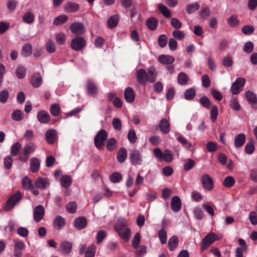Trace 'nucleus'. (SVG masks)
Segmentation results:
<instances>
[{"mask_svg": "<svg viewBox=\"0 0 257 257\" xmlns=\"http://www.w3.org/2000/svg\"><path fill=\"white\" fill-rule=\"evenodd\" d=\"M146 24L147 28L149 30L151 31H154L157 29L158 27V21L155 18H150L147 20Z\"/></svg>", "mask_w": 257, "mask_h": 257, "instance_id": "nucleus-29", "label": "nucleus"}, {"mask_svg": "<svg viewBox=\"0 0 257 257\" xmlns=\"http://www.w3.org/2000/svg\"><path fill=\"white\" fill-rule=\"evenodd\" d=\"M179 243L178 238L176 236H172L168 241V246L171 251L174 250L177 247Z\"/></svg>", "mask_w": 257, "mask_h": 257, "instance_id": "nucleus-32", "label": "nucleus"}, {"mask_svg": "<svg viewBox=\"0 0 257 257\" xmlns=\"http://www.w3.org/2000/svg\"><path fill=\"white\" fill-rule=\"evenodd\" d=\"M159 127L163 134H168L171 129V125L169 120L166 118L161 119L159 124Z\"/></svg>", "mask_w": 257, "mask_h": 257, "instance_id": "nucleus-18", "label": "nucleus"}, {"mask_svg": "<svg viewBox=\"0 0 257 257\" xmlns=\"http://www.w3.org/2000/svg\"><path fill=\"white\" fill-rule=\"evenodd\" d=\"M49 184V180L47 178L39 177L35 182L36 187L40 189H46Z\"/></svg>", "mask_w": 257, "mask_h": 257, "instance_id": "nucleus-22", "label": "nucleus"}, {"mask_svg": "<svg viewBox=\"0 0 257 257\" xmlns=\"http://www.w3.org/2000/svg\"><path fill=\"white\" fill-rule=\"evenodd\" d=\"M12 118L17 121H21L23 119V112L19 109L13 111L12 113Z\"/></svg>", "mask_w": 257, "mask_h": 257, "instance_id": "nucleus-47", "label": "nucleus"}, {"mask_svg": "<svg viewBox=\"0 0 257 257\" xmlns=\"http://www.w3.org/2000/svg\"><path fill=\"white\" fill-rule=\"evenodd\" d=\"M36 150V145L34 143L30 142L25 145L23 152L20 154L19 160L21 162H27L29 158V155Z\"/></svg>", "mask_w": 257, "mask_h": 257, "instance_id": "nucleus-3", "label": "nucleus"}, {"mask_svg": "<svg viewBox=\"0 0 257 257\" xmlns=\"http://www.w3.org/2000/svg\"><path fill=\"white\" fill-rule=\"evenodd\" d=\"M87 224L86 218L84 216L76 218L73 222V225L77 230H81L85 228Z\"/></svg>", "mask_w": 257, "mask_h": 257, "instance_id": "nucleus-13", "label": "nucleus"}, {"mask_svg": "<svg viewBox=\"0 0 257 257\" xmlns=\"http://www.w3.org/2000/svg\"><path fill=\"white\" fill-rule=\"evenodd\" d=\"M107 138V133L105 130H101L96 135L94 138V144L96 147L101 149L104 145L105 141Z\"/></svg>", "mask_w": 257, "mask_h": 257, "instance_id": "nucleus-5", "label": "nucleus"}, {"mask_svg": "<svg viewBox=\"0 0 257 257\" xmlns=\"http://www.w3.org/2000/svg\"><path fill=\"white\" fill-rule=\"evenodd\" d=\"M124 97L127 102L132 103L134 101L135 92L132 87H128L125 88L124 91Z\"/></svg>", "mask_w": 257, "mask_h": 257, "instance_id": "nucleus-15", "label": "nucleus"}, {"mask_svg": "<svg viewBox=\"0 0 257 257\" xmlns=\"http://www.w3.org/2000/svg\"><path fill=\"white\" fill-rule=\"evenodd\" d=\"M196 95V90L194 88H190L187 89L184 93V97L187 100L193 99Z\"/></svg>", "mask_w": 257, "mask_h": 257, "instance_id": "nucleus-46", "label": "nucleus"}, {"mask_svg": "<svg viewBox=\"0 0 257 257\" xmlns=\"http://www.w3.org/2000/svg\"><path fill=\"white\" fill-rule=\"evenodd\" d=\"M168 37L166 35H161L158 39V45L161 48L165 47L167 44Z\"/></svg>", "mask_w": 257, "mask_h": 257, "instance_id": "nucleus-55", "label": "nucleus"}, {"mask_svg": "<svg viewBox=\"0 0 257 257\" xmlns=\"http://www.w3.org/2000/svg\"><path fill=\"white\" fill-rule=\"evenodd\" d=\"M87 93L90 96H96L97 94V88L96 85L91 80H88L87 83Z\"/></svg>", "mask_w": 257, "mask_h": 257, "instance_id": "nucleus-24", "label": "nucleus"}, {"mask_svg": "<svg viewBox=\"0 0 257 257\" xmlns=\"http://www.w3.org/2000/svg\"><path fill=\"white\" fill-rule=\"evenodd\" d=\"M200 182L204 190L210 191L213 188L214 182L213 179L208 174H203L200 178Z\"/></svg>", "mask_w": 257, "mask_h": 257, "instance_id": "nucleus-7", "label": "nucleus"}, {"mask_svg": "<svg viewBox=\"0 0 257 257\" xmlns=\"http://www.w3.org/2000/svg\"><path fill=\"white\" fill-rule=\"evenodd\" d=\"M14 242V255L15 257H21L22 255V250L25 247V244L24 242L20 240H15Z\"/></svg>", "mask_w": 257, "mask_h": 257, "instance_id": "nucleus-12", "label": "nucleus"}, {"mask_svg": "<svg viewBox=\"0 0 257 257\" xmlns=\"http://www.w3.org/2000/svg\"><path fill=\"white\" fill-rule=\"evenodd\" d=\"M26 69L23 66H18L16 70V74L18 78L23 79L26 76Z\"/></svg>", "mask_w": 257, "mask_h": 257, "instance_id": "nucleus-44", "label": "nucleus"}, {"mask_svg": "<svg viewBox=\"0 0 257 257\" xmlns=\"http://www.w3.org/2000/svg\"><path fill=\"white\" fill-rule=\"evenodd\" d=\"M127 158V151L125 148H121L117 152L116 158L119 163H123Z\"/></svg>", "mask_w": 257, "mask_h": 257, "instance_id": "nucleus-27", "label": "nucleus"}, {"mask_svg": "<svg viewBox=\"0 0 257 257\" xmlns=\"http://www.w3.org/2000/svg\"><path fill=\"white\" fill-rule=\"evenodd\" d=\"M22 148V145L20 143L17 142L15 143L11 148V154L13 156H17L20 155V152Z\"/></svg>", "mask_w": 257, "mask_h": 257, "instance_id": "nucleus-40", "label": "nucleus"}, {"mask_svg": "<svg viewBox=\"0 0 257 257\" xmlns=\"http://www.w3.org/2000/svg\"><path fill=\"white\" fill-rule=\"evenodd\" d=\"M68 20V17L65 15H60L56 17L53 21L54 25H62L66 22Z\"/></svg>", "mask_w": 257, "mask_h": 257, "instance_id": "nucleus-45", "label": "nucleus"}, {"mask_svg": "<svg viewBox=\"0 0 257 257\" xmlns=\"http://www.w3.org/2000/svg\"><path fill=\"white\" fill-rule=\"evenodd\" d=\"M112 124L115 130L117 131H119L121 130L122 123L119 118L117 117L114 118L112 121Z\"/></svg>", "mask_w": 257, "mask_h": 257, "instance_id": "nucleus-62", "label": "nucleus"}, {"mask_svg": "<svg viewBox=\"0 0 257 257\" xmlns=\"http://www.w3.org/2000/svg\"><path fill=\"white\" fill-rule=\"evenodd\" d=\"M229 105L231 108L236 111L240 110L241 107L238 103L237 98H233L230 100Z\"/></svg>", "mask_w": 257, "mask_h": 257, "instance_id": "nucleus-50", "label": "nucleus"}, {"mask_svg": "<svg viewBox=\"0 0 257 257\" xmlns=\"http://www.w3.org/2000/svg\"><path fill=\"white\" fill-rule=\"evenodd\" d=\"M171 205L173 211L177 212L180 211L181 208V201L178 196H174L171 199Z\"/></svg>", "mask_w": 257, "mask_h": 257, "instance_id": "nucleus-19", "label": "nucleus"}, {"mask_svg": "<svg viewBox=\"0 0 257 257\" xmlns=\"http://www.w3.org/2000/svg\"><path fill=\"white\" fill-rule=\"evenodd\" d=\"M32 53V46L30 43L25 44L22 50V55L26 57L30 56Z\"/></svg>", "mask_w": 257, "mask_h": 257, "instance_id": "nucleus-36", "label": "nucleus"}, {"mask_svg": "<svg viewBox=\"0 0 257 257\" xmlns=\"http://www.w3.org/2000/svg\"><path fill=\"white\" fill-rule=\"evenodd\" d=\"M245 79L243 77H239L233 82L230 88V91L232 94H239L242 90L245 83Z\"/></svg>", "mask_w": 257, "mask_h": 257, "instance_id": "nucleus-6", "label": "nucleus"}, {"mask_svg": "<svg viewBox=\"0 0 257 257\" xmlns=\"http://www.w3.org/2000/svg\"><path fill=\"white\" fill-rule=\"evenodd\" d=\"M166 162L170 163L173 160V154L169 150H165L163 152V159Z\"/></svg>", "mask_w": 257, "mask_h": 257, "instance_id": "nucleus-60", "label": "nucleus"}, {"mask_svg": "<svg viewBox=\"0 0 257 257\" xmlns=\"http://www.w3.org/2000/svg\"><path fill=\"white\" fill-rule=\"evenodd\" d=\"M183 162V169L186 171L191 170L194 167L195 164V161L191 159H184Z\"/></svg>", "mask_w": 257, "mask_h": 257, "instance_id": "nucleus-38", "label": "nucleus"}, {"mask_svg": "<svg viewBox=\"0 0 257 257\" xmlns=\"http://www.w3.org/2000/svg\"><path fill=\"white\" fill-rule=\"evenodd\" d=\"M219 240L217 235L213 232H210L206 235L201 241V250L203 252L208 248L215 240Z\"/></svg>", "mask_w": 257, "mask_h": 257, "instance_id": "nucleus-4", "label": "nucleus"}, {"mask_svg": "<svg viewBox=\"0 0 257 257\" xmlns=\"http://www.w3.org/2000/svg\"><path fill=\"white\" fill-rule=\"evenodd\" d=\"M70 29L73 34L76 35H80L84 33L85 28L84 26L80 22H76L70 25Z\"/></svg>", "mask_w": 257, "mask_h": 257, "instance_id": "nucleus-10", "label": "nucleus"}, {"mask_svg": "<svg viewBox=\"0 0 257 257\" xmlns=\"http://www.w3.org/2000/svg\"><path fill=\"white\" fill-rule=\"evenodd\" d=\"M147 74L148 81L151 83L155 82L157 76V73L156 69L153 67L149 68Z\"/></svg>", "mask_w": 257, "mask_h": 257, "instance_id": "nucleus-41", "label": "nucleus"}, {"mask_svg": "<svg viewBox=\"0 0 257 257\" xmlns=\"http://www.w3.org/2000/svg\"><path fill=\"white\" fill-rule=\"evenodd\" d=\"M255 150L254 141L253 139L249 140V142L246 144L245 147V153L247 154H251Z\"/></svg>", "mask_w": 257, "mask_h": 257, "instance_id": "nucleus-39", "label": "nucleus"}, {"mask_svg": "<svg viewBox=\"0 0 257 257\" xmlns=\"http://www.w3.org/2000/svg\"><path fill=\"white\" fill-rule=\"evenodd\" d=\"M45 209L41 205L36 206L33 213L34 219L35 222L40 221L44 217L45 215Z\"/></svg>", "mask_w": 257, "mask_h": 257, "instance_id": "nucleus-11", "label": "nucleus"}, {"mask_svg": "<svg viewBox=\"0 0 257 257\" xmlns=\"http://www.w3.org/2000/svg\"><path fill=\"white\" fill-rule=\"evenodd\" d=\"M22 199V194L20 191H17L12 194L8 199L6 205L5 210H11L16 205L19 203Z\"/></svg>", "mask_w": 257, "mask_h": 257, "instance_id": "nucleus-2", "label": "nucleus"}, {"mask_svg": "<svg viewBox=\"0 0 257 257\" xmlns=\"http://www.w3.org/2000/svg\"><path fill=\"white\" fill-rule=\"evenodd\" d=\"M210 111V117L212 121L215 122L217 119L218 114V109L216 105H213L211 106Z\"/></svg>", "mask_w": 257, "mask_h": 257, "instance_id": "nucleus-49", "label": "nucleus"}, {"mask_svg": "<svg viewBox=\"0 0 257 257\" xmlns=\"http://www.w3.org/2000/svg\"><path fill=\"white\" fill-rule=\"evenodd\" d=\"M158 8L162 14L166 18L169 19L171 18V13L165 6L160 4L158 5Z\"/></svg>", "mask_w": 257, "mask_h": 257, "instance_id": "nucleus-42", "label": "nucleus"}, {"mask_svg": "<svg viewBox=\"0 0 257 257\" xmlns=\"http://www.w3.org/2000/svg\"><path fill=\"white\" fill-rule=\"evenodd\" d=\"M23 19L26 23L31 24L34 21V14L32 12H27L23 15Z\"/></svg>", "mask_w": 257, "mask_h": 257, "instance_id": "nucleus-48", "label": "nucleus"}, {"mask_svg": "<svg viewBox=\"0 0 257 257\" xmlns=\"http://www.w3.org/2000/svg\"><path fill=\"white\" fill-rule=\"evenodd\" d=\"M245 136L244 134H239L234 139V145L237 148H239L243 146L245 142Z\"/></svg>", "mask_w": 257, "mask_h": 257, "instance_id": "nucleus-28", "label": "nucleus"}, {"mask_svg": "<svg viewBox=\"0 0 257 257\" xmlns=\"http://www.w3.org/2000/svg\"><path fill=\"white\" fill-rule=\"evenodd\" d=\"M46 49L49 53H53L56 51V46L54 42L51 40L48 41L46 44Z\"/></svg>", "mask_w": 257, "mask_h": 257, "instance_id": "nucleus-54", "label": "nucleus"}, {"mask_svg": "<svg viewBox=\"0 0 257 257\" xmlns=\"http://www.w3.org/2000/svg\"><path fill=\"white\" fill-rule=\"evenodd\" d=\"M60 182L63 187L67 188L72 183L71 177L69 175H63L60 178Z\"/></svg>", "mask_w": 257, "mask_h": 257, "instance_id": "nucleus-34", "label": "nucleus"}, {"mask_svg": "<svg viewBox=\"0 0 257 257\" xmlns=\"http://www.w3.org/2000/svg\"><path fill=\"white\" fill-rule=\"evenodd\" d=\"M141 241V235L139 232H137L132 240V246L137 249Z\"/></svg>", "mask_w": 257, "mask_h": 257, "instance_id": "nucleus-57", "label": "nucleus"}, {"mask_svg": "<svg viewBox=\"0 0 257 257\" xmlns=\"http://www.w3.org/2000/svg\"><path fill=\"white\" fill-rule=\"evenodd\" d=\"M50 113L54 116H58L60 113V107L57 103H53L50 107Z\"/></svg>", "mask_w": 257, "mask_h": 257, "instance_id": "nucleus-51", "label": "nucleus"}, {"mask_svg": "<svg viewBox=\"0 0 257 257\" xmlns=\"http://www.w3.org/2000/svg\"><path fill=\"white\" fill-rule=\"evenodd\" d=\"M67 211L70 213H74L77 209V204L75 202H69L66 206Z\"/></svg>", "mask_w": 257, "mask_h": 257, "instance_id": "nucleus-64", "label": "nucleus"}, {"mask_svg": "<svg viewBox=\"0 0 257 257\" xmlns=\"http://www.w3.org/2000/svg\"><path fill=\"white\" fill-rule=\"evenodd\" d=\"M245 97L250 104H257V97L253 92L247 91L245 93Z\"/></svg>", "mask_w": 257, "mask_h": 257, "instance_id": "nucleus-30", "label": "nucleus"}, {"mask_svg": "<svg viewBox=\"0 0 257 257\" xmlns=\"http://www.w3.org/2000/svg\"><path fill=\"white\" fill-rule=\"evenodd\" d=\"M64 9L67 13H75L79 10L80 5L74 2H69L65 4Z\"/></svg>", "mask_w": 257, "mask_h": 257, "instance_id": "nucleus-16", "label": "nucleus"}, {"mask_svg": "<svg viewBox=\"0 0 257 257\" xmlns=\"http://www.w3.org/2000/svg\"><path fill=\"white\" fill-rule=\"evenodd\" d=\"M254 31V27L250 25H245L242 27L241 31L244 35H249L253 33Z\"/></svg>", "mask_w": 257, "mask_h": 257, "instance_id": "nucleus-59", "label": "nucleus"}, {"mask_svg": "<svg viewBox=\"0 0 257 257\" xmlns=\"http://www.w3.org/2000/svg\"><path fill=\"white\" fill-rule=\"evenodd\" d=\"M199 5L196 3L188 5L186 8V12L188 14H191L199 9Z\"/></svg>", "mask_w": 257, "mask_h": 257, "instance_id": "nucleus-52", "label": "nucleus"}, {"mask_svg": "<svg viewBox=\"0 0 257 257\" xmlns=\"http://www.w3.org/2000/svg\"><path fill=\"white\" fill-rule=\"evenodd\" d=\"M189 77L184 72H180L177 77V82L181 85H186L189 81Z\"/></svg>", "mask_w": 257, "mask_h": 257, "instance_id": "nucleus-31", "label": "nucleus"}, {"mask_svg": "<svg viewBox=\"0 0 257 257\" xmlns=\"http://www.w3.org/2000/svg\"><path fill=\"white\" fill-rule=\"evenodd\" d=\"M116 145V141L113 138H110L106 143V148L109 151H112Z\"/></svg>", "mask_w": 257, "mask_h": 257, "instance_id": "nucleus-56", "label": "nucleus"}, {"mask_svg": "<svg viewBox=\"0 0 257 257\" xmlns=\"http://www.w3.org/2000/svg\"><path fill=\"white\" fill-rule=\"evenodd\" d=\"M22 184L23 188L26 190L33 189V183L31 179L28 176H26L23 178Z\"/></svg>", "mask_w": 257, "mask_h": 257, "instance_id": "nucleus-37", "label": "nucleus"}, {"mask_svg": "<svg viewBox=\"0 0 257 257\" xmlns=\"http://www.w3.org/2000/svg\"><path fill=\"white\" fill-rule=\"evenodd\" d=\"M119 21V16L118 15H115L110 17L107 21V27L112 29L115 27Z\"/></svg>", "mask_w": 257, "mask_h": 257, "instance_id": "nucleus-33", "label": "nucleus"}, {"mask_svg": "<svg viewBox=\"0 0 257 257\" xmlns=\"http://www.w3.org/2000/svg\"><path fill=\"white\" fill-rule=\"evenodd\" d=\"M114 229L118 233L121 239L128 241L131 236V229L128 227L127 221L125 219H120L114 225Z\"/></svg>", "mask_w": 257, "mask_h": 257, "instance_id": "nucleus-1", "label": "nucleus"}, {"mask_svg": "<svg viewBox=\"0 0 257 257\" xmlns=\"http://www.w3.org/2000/svg\"><path fill=\"white\" fill-rule=\"evenodd\" d=\"M137 79L141 85H145L148 81V74L145 70L140 69L137 71Z\"/></svg>", "mask_w": 257, "mask_h": 257, "instance_id": "nucleus-14", "label": "nucleus"}, {"mask_svg": "<svg viewBox=\"0 0 257 257\" xmlns=\"http://www.w3.org/2000/svg\"><path fill=\"white\" fill-rule=\"evenodd\" d=\"M109 179L113 183H118L122 179V176L118 172H114L110 176Z\"/></svg>", "mask_w": 257, "mask_h": 257, "instance_id": "nucleus-63", "label": "nucleus"}, {"mask_svg": "<svg viewBox=\"0 0 257 257\" xmlns=\"http://www.w3.org/2000/svg\"><path fill=\"white\" fill-rule=\"evenodd\" d=\"M30 170L32 172L36 173L39 171L40 168V162L37 158H32L30 161Z\"/></svg>", "mask_w": 257, "mask_h": 257, "instance_id": "nucleus-25", "label": "nucleus"}, {"mask_svg": "<svg viewBox=\"0 0 257 257\" xmlns=\"http://www.w3.org/2000/svg\"><path fill=\"white\" fill-rule=\"evenodd\" d=\"M54 227L57 230H60L65 225V220L61 216H57L53 221Z\"/></svg>", "mask_w": 257, "mask_h": 257, "instance_id": "nucleus-21", "label": "nucleus"}, {"mask_svg": "<svg viewBox=\"0 0 257 257\" xmlns=\"http://www.w3.org/2000/svg\"><path fill=\"white\" fill-rule=\"evenodd\" d=\"M57 132L53 129L47 131L45 134V139L48 144H53L57 139Z\"/></svg>", "mask_w": 257, "mask_h": 257, "instance_id": "nucleus-17", "label": "nucleus"}, {"mask_svg": "<svg viewBox=\"0 0 257 257\" xmlns=\"http://www.w3.org/2000/svg\"><path fill=\"white\" fill-rule=\"evenodd\" d=\"M86 45V41L84 38L77 36L73 39L71 42V48L75 51H80Z\"/></svg>", "mask_w": 257, "mask_h": 257, "instance_id": "nucleus-9", "label": "nucleus"}, {"mask_svg": "<svg viewBox=\"0 0 257 257\" xmlns=\"http://www.w3.org/2000/svg\"><path fill=\"white\" fill-rule=\"evenodd\" d=\"M42 78L40 73H35L31 78V84L35 88L39 87L42 84Z\"/></svg>", "mask_w": 257, "mask_h": 257, "instance_id": "nucleus-26", "label": "nucleus"}, {"mask_svg": "<svg viewBox=\"0 0 257 257\" xmlns=\"http://www.w3.org/2000/svg\"><path fill=\"white\" fill-rule=\"evenodd\" d=\"M158 61L161 64L169 65L172 64L174 62L175 58L172 56L161 55L158 57Z\"/></svg>", "mask_w": 257, "mask_h": 257, "instance_id": "nucleus-23", "label": "nucleus"}, {"mask_svg": "<svg viewBox=\"0 0 257 257\" xmlns=\"http://www.w3.org/2000/svg\"><path fill=\"white\" fill-rule=\"evenodd\" d=\"M235 183V179L231 176L226 177L223 182V185L224 187L226 188H230L232 187Z\"/></svg>", "mask_w": 257, "mask_h": 257, "instance_id": "nucleus-43", "label": "nucleus"}, {"mask_svg": "<svg viewBox=\"0 0 257 257\" xmlns=\"http://www.w3.org/2000/svg\"><path fill=\"white\" fill-rule=\"evenodd\" d=\"M127 139L132 144H134L137 142V136L134 130L131 129L129 130L127 134Z\"/></svg>", "mask_w": 257, "mask_h": 257, "instance_id": "nucleus-53", "label": "nucleus"}, {"mask_svg": "<svg viewBox=\"0 0 257 257\" xmlns=\"http://www.w3.org/2000/svg\"><path fill=\"white\" fill-rule=\"evenodd\" d=\"M37 117L38 120L42 123H47L51 120V117L49 113L44 110L38 112Z\"/></svg>", "mask_w": 257, "mask_h": 257, "instance_id": "nucleus-20", "label": "nucleus"}, {"mask_svg": "<svg viewBox=\"0 0 257 257\" xmlns=\"http://www.w3.org/2000/svg\"><path fill=\"white\" fill-rule=\"evenodd\" d=\"M199 102L202 106L207 109H210L211 108V102L207 96H204L201 97L199 99Z\"/></svg>", "mask_w": 257, "mask_h": 257, "instance_id": "nucleus-58", "label": "nucleus"}, {"mask_svg": "<svg viewBox=\"0 0 257 257\" xmlns=\"http://www.w3.org/2000/svg\"><path fill=\"white\" fill-rule=\"evenodd\" d=\"M158 237L162 244H165L167 242V232L164 229H161L159 231Z\"/></svg>", "mask_w": 257, "mask_h": 257, "instance_id": "nucleus-61", "label": "nucleus"}, {"mask_svg": "<svg viewBox=\"0 0 257 257\" xmlns=\"http://www.w3.org/2000/svg\"><path fill=\"white\" fill-rule=\"evenodd\" d=\"M72 244L68 241L63 242L60 246V250L64 253H69L72 249Z\"/></svg>", "mask_w": 257, "mask_h": 257, "instance_id": "nucleus-35", "label": "nucleus"}, {"mask_svg": "<svg viewBox=\"0 0 257 257\" xmlns=\"http://www.w3.org/2000/svg\"><path fill=\"white\" fill-rule=\"evenodd\" d=\"M129 158L131 164L134 166L140 165L143 161L140 152L137 149L130 151Z\"/></svg>", "mask_w": 257, "mask_h": 257, "instance_id": "nucleus-8", "label": "nucleus"}]
</instances>
